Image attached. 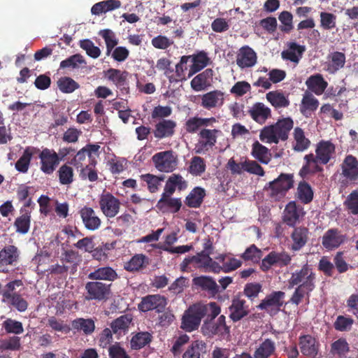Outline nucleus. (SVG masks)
Returning a JSON list of instances; mask_svg holds the SVG:
<instances>
[{
  "label": "nucleus",
  "instance_id": "nucleus-1",
  "mask_svg": "<svg viewBox=\"0 0 358 358\" xmlns=\"http://www.w3.org/2000/svg\"><path fill=\"white\" fill-rule=\"evenodd\" d=\"M336 152V146L330 141L321 140L316 145L315 155L313 153L306 155L303 157L306 163L299 171L302 178L308 174H315L323 171L320 164H328Z\"/></svg>",
  "mask_w": 358,
  "mask_h": 358
},
{
  "label": "nucleus",
  "instance_id": "nucleus-2",
  "mask_svg": "<svg viewBox=\"0 0 358 358\" xmlns=\"http://www.w3.org/2000/svg\"><path fill=\"white\" fill-rule=\"evenodd\" d=\"M293 185V174L281 173L276 179L269 182L264 189L269 192L268 195L271 199L278 201L285 196Z\"/></svg>",
  "mask_w": 358,
  "mask_h": 358
},
{
  "label": "nucleus",
  "instance_id": "nucleus-3",
  "mask_svg": "<svg viewBox=\"0 0 358 358\" xmlns=\"http://www.w3.org/2000/svg\"><path fill=\"white\" fill-rule=\"evenodd\" d=\"M315 273L310 265L307 263L303 265L299 270H296L288 280V287L293 288L295 286H301L311 289L315 288Z\"/></svg>",
  "mask_w": 358,
  "mask_h": 358
},
{
  "label": "nucleus",
  "instance_id": "nucleus-4",
  "mask_svg": "<svg viewBox=\"0 0 358 358\" xmlns=\"http://www.w3.org/2000/svg\"><path fill=\"white\" fill-rule=\"evenodd\" d=\"M152 162L159 171L171 173L178 165V156L173 150H165L155 153L152 157Z\"/></svg>",
  "mask_w": 358,
  "mask_h": 358
},
{
  "label": "nucleus",
  "instance_id": "nucleus-5",
  "mask_svg": "<svg viewBox=\"0 0 358 358\" xmlns=\"http://www.w3.org/2000/svg\"><path fill=\"white\" fill-rule=\"evenodd\" d=\"M201 331L204 336L208 337L217 336L224 338L229 335L230 327L227 325L226 317L222 315L215 322L204 321L201 327Z\"/></svg>",
  "mask_w": 358,
  "mask_h": 358
},
{
  "label": "nucleus",
  "instance_id": "nucleus-6",
  "mask_svg": "<svg viewBox=\"0 0 358 358\" xmlns=\"http://www.w3.org/2000/svg\"><path fill=\"white\" fill-rule=\"evenodd\" d=\"M111 284L103 283L100 281L88 282L85 285L87 300L106 301L111 293Z\"/></svg>",
  "mask_w": 358,
  "mask_h": 358
},
{
  "label": "nucleus",
  "instance_id": "nucleus-7",
  "mask_svg": "<svg viewBox=\"0 0 358 358\" xmlns=\"http://www.w3.org/2000/svg\"><path fill=\"white\" fill-rule=\"evenodd\" d=\"M38 157L40 159V169L46 175L52 174L61 161L59 155L53 149L47 148L41 150Z\"/></svg>",
  "mask_w": 358,
  "mask_h": 358
},
{
  "label": "nucleus",
  "instance_id": "nucleus-8",
  "mask_svg": "<svg viewBox=\"0 0 358 358\" xmlns=\"http://www.w3.org/2000/svg\"><path fill=\"white\" fill-rule=\"evenodd\" d=\"M99 205L101 211L107 218L115 217L120 212V201L110 192L100 195Z\"/></svg>",
  "mask_w": 358,
  "mask_h": 358
},
{
  "label": "nucleus",
  "instance_id": "nucleus-9",
  "mask_svg": "<svg viewBox=\"0 0 358 358\" xmlns=\"http://www.w3.org/2000/svg\"><path fill=\"white\" fill-rule=\"evenodd\" d=\"M220 133L221 131L216 129H202L199 133V140L195 145V152L201 154L215 146L217 143V135Z\"/></svg>",
  "mask_w": 358,
  "mask_h": 358
},
{
  "label": "nucleus",
  "instance_id": "nucleus-10",
  "mask_svg": "<svg viewBox=\"0 0 358 358\" xmlns=\"http://www.w3.org/2000/svg\"><path fill=\"white\" fill-rule=\"evenodd\" d=\"M291 260L292 257L287 252L272 251L262 259L260 268L263 271H268L274 265L286 266L290 264Z\"/></svg>",
  "mask_w": 358,
  "mask_h": 358
},
{
  "label": "nucleus",
  "instance_id": "nucleus-11",
  "mask_svg": "<svg viewBox=\"0 0 358 358\" xmlns=\"http://www.w3.org/2000/svg\"><path fill=\"white\" fill-rule=\"evenodd\" d=\"M167 305V299L160 294H149L142 298L138 308L142 312L155 310L162 313Z\"/></svg>",
  "mask_w": 358,
  "mask_h": 358
},
{
  "label": "nucleus",
  "instance_id": "nucleus-12",
  "mask_svg": "<svg viewBox=\"0 0 358 358\" xmlns=\"http://www.w3.org/2000/svg\"><path fill=\"white\" fill-rule=\"evenodd\" d=\"M201 320L195 304H193L185 311L181 319L180 328L185 331L192 332L199 328Z\"/></svg>",
  "mask_w": 358,
  "mask_h": 358
},
{
  "label": "nucleus",
  "instance_id": "nucleus-13",
  "mask_svg": "<svg viewBox=\"0 0 358 358\" xmlns=\"http://www.w3.org/2000/svg\"><path fill=\"white\" fill-rule=\"evenodd\" d=\"M303 208L297 205L296 201H289L282 213V221L289 227H294L299 222L300 218L303 216Z\"/></svg>",
  "mask_w": 358,
  "mask_h": 358
},
{
  "label": "nucleus",
  "instance_id": "nucleus-14",
  "mask_svg": "<svg viewBox=\"0 0 358 358\" xmlns=\"http://www.w3.org/2000/svg\"><path fill=\"white\" fill-rule=\"evenodd\" d=\"M299 345L301 352L310 358L317 357L320 350V342L310 334L302 335L299 338Z\"/></svg>",
  "mask_w": 358,
  "mask_h": 358
},
{
  "label": "nucleus",
  "instance_id": "nucleus-15",
  "mask_svg": "<svg viewBox=\"0 0 358 358\" xmlns=\"http://www.w3.org/2000/svg\"><path fill=\"white\" fill-rule=\"evenodd\" d=\"M345 235L337 228L329 229L322 238V245L327 250H333L340 247L345 241Z\"/></svg>",
  "mask_w": 358,
  "mask_h": 358
},
{
  "label": "nucleus",
  "instance_id": "nucleus-16",
  "mask_svg": "<svg viewBox=\"0 0 358 358\" xmlns=\"http://www.w3.org/2000/svg\"><path fill=\"white\" fill-rule=\"evenodd\" d=\"M79 214L86 229L93 231L100 228L101 220L92 208L85 206L80 209Z\"/></svg>",
  "mask_w": 358,
  "mask_h": 358
},
{
  "label": "nucleus",
  "instance_id": "nucleus-17",
  "mask_svg": "<svg viewBox=\"0 0 358 358\" xmlns=\"http://www.w3.org/2000/svg\"><path fill=\"white\" fill-rule=\"evenodd\" d=\"M236 62L241 69L251 68L257 64V53L250 46L244 45L238 50Z\"/></svg>",
  "mask_w": 358,
  "mask_h": 358
},
{
  "label": "nucleus",
  "instance_id": "nucleus-18",
  "mask_svg": "<svg viewBox=\"0 0 358 358\" xmlns=\"http://www.w3.org/2000/svg\"><path fill=\"white\" fill-rule=\"evenodd\" d=\"M309 229L303 226L294 227L290 234L292 245L290 249L296 252L301 250L308 242Z\"/></svg>",
  "mask_w": 358,
  "mask_h": 358
},
{
  "label": "nucleus",
  "instance_id": "nucleus-19",
  "mask_svg": "<svg viewBox=\"0 0 358 358\" xmlns=\"http://www.w3.org/2000/svg\"><path fill=\"white\" fill-rule=\"evenodd\" d=\"M229 310L230 312L229 317L234 322L240 321L250 313L249 306L246 304V301L241 299L239 296L232 299Z\"/></svg>",
  "mask_w": 358,
  "mask_h": 358
},
{
  "label": "nucleus",
  "instance_id": "nucleus-20",
  "mask_svg": "<svg viewBox=\"0 0 358 358\" xmlns=\"http://www.w3.org/2000/svg\"><path fill=\"white\" fill-rule=\"evenodd\" d=\"M285 293L282 291H274L268 294L261 303L257 306V308L262 310H280L283 305V299Z\"/></svg>",
  "mask_w": 358,
  "mask_h": 358
},
{
  "label": "nucleus",
  "instance_id": "nucleus-21",
  "mask_svg": "<svg viewBox=\"0 0 358 358\" xmlns=\"http://www.w3.org/2000/svg\"><path fill=\"white\" fill-rule=\"evenodd\" d=\"M201 99V106L205 109L220 108L224 102V93L221 90H215L203 94Z\"/></svg>",
  "mask_w": 358,
  "mask_h": 358
},
{
  "label": "nucleus",
  "instance_id": "nucleus-22",
  "mask_svg": "<svg viewBox=\"0 0 358 358\" xmlns=\"http://www.w3.org/2000/svg\"><path fill=\"white\" fill-rule=\"evenodd\" d=\"M286 46L287 49L281 52L282 59L298 64L306 51V47L294 41L287 42Z\"/></svg>",
  "mask_w": 358,
  "mask_h": 358
},
{
  "label": "nucleus",
  "instance_id": "nucleus-23",
  "mask_svg": "<svg viewBox=\"0 0 358 358\" xmlns=\"http://www.w3.org/2000/svg\"><path fill=\"white\" fill-rule=\"evenodd\" d=\"M20 252L17 247L8 245L0 250V267L15 266L20 259Z\"/></svg>",
  "mask_w": 358,
  "mask_h": 358
},
{
  "label": "nucleus",
  "instance_id": "nucleus-24",
  "mask_svg": "<svg viewBox=\"0 0 358 358\" xmlns=\"http://www.w3.org/2000/svg\"><path fill=\"white\" fill-rule=\"evenodd\" d=\"M176 123L172 120H160L152 131L154 136L157 139H163L172 136L175 132Z\"/></svg>",
  "mask_w": 358,
  "mask_h": 358
},
{
  "label": "nucleus",
  "instance_id": "nucleus-25",
  "mask_svg": "<svg viewBox=\"0 0 358 358\" xmlns=\"http://www.w3.org/2000/svg\"><path fill=\"white\" fill-rule=\"evenodd\" d=\"M193 283L211 296H215L220 292L219 286L210 276L201 275L195 277L193 278Z\"/></svg>",
  "mask_w": 358,
  "mask_h": 358
},
{
  "label": "nucleus",
  "instance_id": "nucleus-26",
  "mask_svg": "<svg viewBox=\"0 0 358 358\" xmlns=\"http://www.w3.org/2000/svg\"><path fill=\"white\" fill-rule=\"evenodd\" d=\"M342 175L350 181L358 178V160L352 155H347L341 165Z\"/></svg>",
  "mask_w": 358,
  "mask_h": 358
},
{
  "label": "nucleus",
  "instance_id": "nucleus-27",
  "mask_svg": "<svg viewBox=\"0 0 358 358\" xmlns=\"http://www.w3.org/2000/svg\"><path fill=\"white\" fill-rule=\"evenodd\" d=\"M213 76V71L211 69H206L191 80V87L196 92L205 90L210 86Z\"/></svg>",
  "mask_w": 358,
  "mask_h": 358
},
{
  "label": "nucleus",
  "instance_id": "nucleus-28",
  "mask_svg": "<svg viewBox=\"0 0 358 358\" xmlns=\"http://www.w3.org/2000/svg\"><path fill=\"white\" fill-rule=\"evenodd\" d=\"M248 113L254 121L260 124H264L271 116V109L261 102L254 103Z\"/></svg>",
  "mask_w": 358,
  "mask_h": 358
},
{
  "label": "nucleus",
  "instance_id": "nucleus-29",
  "mask_svg": "<svg viewBox=\"0 0 358 358\" xmlns=\"http://www.w3.org/2000/svg\"><path fill=\"white\" fill-rule=\"evenodd\" d=\"M200 317L203 319L206 317L204 321H213L221 311L220 306L216 302H210L208 303H194Z\"/></svg>",
  "mask_w": 358,
  "mask_h": 358
},
{
  "label": "nucleus",
  "instance_id": "nucleus-30",
  "mask_svg": "<svg viewBox=\"0 0 358 358\" xmlns=\"http://www.w3.org/2000/svg\"><path fill=\"white\" fill-rule=\"evenodd\" d=\"M305 83L309 91L318 96L322 94L328 86V83L320 73L310 76Z\"/></svg>",
  "mask_w": 358,
  "mask_h": 358
},
{
  "label": "nucleus",
  "instance_id": "nucleus-31",
  "mask_svg": "<svg viewBox=\"0 0 358 358\" xmlns=\"http://www.w3.org/2000/svg\"><path fill=\"white\" fill-rule=\"evenodd\" d=\"M187 187V182L180 175L173 174L166 180L164 192L162 195L171 196L175 192L176 187L179 190H182L186 189Z\"/></svg>",
  "mask_w": 358,
  "mask_h": 358
},
{
  "label": "nucleus",
  "instance_id": "nucleus-32",
  "mask_svg": "<svg viewBox=\"0 0 358 358\" xmlns=\"http://www.w3.org/2000/svg\"><path fill=\"white\" fill-rule=\"evenodd\" d=\"M189 56L191 57L192 64L189 66L187 78H191L208 65L209 58L204 51Z\"/></svg>",
  "mask_w": 358,
  "mask_h": 358
},
{
  "label": "nucleus",
  "instance_id": "nucleus-33",
  "mask_svg": "<svg viewBox=\"0 0 358 358\" xmlns=\"http://www.w3.org/2000/svg\"><path fill=\"white\" fill-rule=\"evenodd\" d=\"M327 71L330 73H335L343 69L346 62L345 55L342 52L335 51L327 57Z\"/></svg>",
  "mask_w": 358,
  "mask_h": 358
},
{
  "label": "nucleus",
  "instance_id": "nucleus-34",
  "mask_svg": "<svg viewBox=\"0 0 358 358\" xmlns=\"http://www.w3.org/2000/svg\"><path fill=\"white\" fill-rule=\"evenodd\" d=\"M207 345L201 340L194 341L182 354V358H203L206 353Z\"/></svg>",
  "mask_w": 358,
  "mask_h": 358
},
{
  "label": "nucleus",
  "instance_id": "nucleus-35",
  "mask_svg": "<svg viewBox=\"0 0 358 358\" xmlns=\"http://www.w3.org/2000/svg\"><path fill=\"white\" fill-rule=\"evenodd\" d=\"M149 258L143 254L134 255L129 261L124 264V268L129 272L139 271L149 265Z\"/></svg>",
  "mask_w": 358,
  "mask_h": 358
},
{
  "label": "nucleus",
  "instance_id": "nucleus-36",
  "mask_svg": "<svg viewBox=\"0 0 358 358\" xmlns=\"http://www.w3.org/2000/svg\"><path fill=\"white\" fill-rule=\"evenodd\" d=\"M274 127L279 141H285L287 140L289 131L294 127V121L289 117H283L282 119H279L278 122L274 124Z\"/></svg>",
  "mask_w": 358,
  "mask_h": 358
},
{
  "label": "nucleus",
  "instance_id": "nucleus-37",
  "mask_svg": "<svg viewBox=\"0 0 358 358\" xmlns=\"http://www.w3.org/2000/svg\"><path fill=\"white\" fill-rule=\"evenodd\" d=\"M182 206L180 198H172L171 196L162 195L157 203V207L161 210H169L172 213H177Z\"/></svg>",
  "mask_w": 358,
  "mask_h": 358
},
{
  "label": "nucleus",
  "instance_id": "nucleus-38",
  "mask_svg": "<svg viewBox=\"0 0 358 358\" xmlns=\"http://www.w3.org/2000/svg\"><path fill=\"white\" fill-rule=\"evenodd\" d=\"M117 278V272L110 266L99 268L88 275V278L93 280L114 281Z\"/></svg>",
  "mask_w": 358,
  "mask_h": 358
},
{
  "label": "nucleus",
  "instance_id": "nucleus-39",
  "mask_svg": "<svg viewBox=\"0 0 358 358\" xmlns=\"http://www.w3.org/2000/svg\"><path fill=\"white\" fill-rule=\"evenodd\" d=\"M276 350L273 341L269 338L262 342L254 352V358H269L275 354Z\"/></svg>",
  "mask_w": 358,
  "mask_h": 358
},
{
  "label": "nucleus",
  "instance_id": "nucleus-40",
  "mask_svg": "<svg viewBox=\"0 0 358 358\" xmlns=\"http://www.w3.org/2000/svg\"><path fill=\"white\" fill-rule=\"evenodd\" d=\"M319 106V101L310 92L306 91L303 95L300 106L301 113L308 117L309 112L315 111Z\"/></svg>",
  "mask_w": 358,
  "mask_h": 358
},
{
  "label": "nucleus",
  "instance_id": "nucleus-41",
  "mask_svg": "<svg viewBox=\"0 0 358 358\" xmlns=\"http://www.w3.org/2000/svg\"><path fill=\"white\" fill-rule=\"evenodd\" d=\"M205 196V189L201 187H196L186 196L185 203L189 208H199Z\"/></svg>",
  "mask_w": 358,
  "mask_h": 358
},
{
  "label": "nucleus",
  "instance_id": "nucleus-42",
  "mask_svg": "<svg viewBox=\"0 0 358 358\" xmlns=\"http://www.w3.org/2000/svg\"><path fill=\"white\" fill-rule=\"evenodd\" d=\"M72 329L85 335H91L95 329V323L92 318H76L71 322Z\"/></svg>",
  "mask_w": 358,
  "mask_h": 358
},
{
  "label": "nucleus",
  "instance_id": "nucleus-43",
  "mask_svg": "<svg viewBox=\"0 0 358 358\" xmlns=\"http://www.w3.org/2000/svg\"><path fill=\"white\" fill-rule=\"evenodd\" d=\"M252 156L261 162L267 164L271 161V153L269 150L264 145H262L258 141L253 143L251 150Z\"/></svg>",
  "mask_w": 358,
  "mask_h": 358
},
{
  "label": "nucleus",
  "instance_id": "nucleus-44",
  "mask_svg": "<svg viewBox=\"0 0 358 358\" xmlns=\"http://www.w3.org/2000/svg\"><path fill=\"white\" fill-rule=\"evenodd\" d=\"M266 98L268 101L275 108H287L289 106L290 101L287 96H285L279 90L271 91L266 94Z\"/></svg>",
  "mask_w": 358,
  "mask_h": 358
},
{
  "label": "nucleus",
  "instance_id": "nucleus-45",
  "mask_svg": "<svg viewBox=\"0 0 358 358\" xmlns=\"http://www.w3.org/2000/svg\"><path fill=\"white\" fill-rule=\"evenodd\" d=\"M120 6L121 2L119 0H106L95 3L92 7L91 12L93 15H99L119 8Z\"/></svg>",
  "mask_w": 358,
  "mask_h": 358
},
{
  "label": "nucleus",
  "instance_id": "nucleus-46",
  "mask_svg": "<svg viewBox=\"0 0 358 358\" xmlns=\"http://www.w3.org/2000/svg\"><path fill=\"white\" fill-rule=\"evenodd\" d=\"M34 148L27 147L22 156L15 163V169L17 171L25 173L28 171L30 163L32 159V156L34 153Z\"/></svg>",
  "mask_w": 358,
  "mask_h": 358
},
{
  "label": "nucleus",
  "instance_id": "nucleus-47",
  "mask_svg": "<svg viewBox=\"0 0 358 358\" xmlns=\"http://www.w3.org/2000/svg\"><path fill=\"white\" fill-rule=\"evenodd\" d=\"M21 215L17 217L14 222V227L16 232L25 234L30 228L31 215L29 212H26L24 208L20 210Z\"/></svg>",
  "mask_w": 358,
  "mask_h": 358
},
{
  "label": "nucleus",
  "instance_id": "nucleus-48",
  "mask_svg": "<svg viewBox=\"0 0 358 358\" xmlns=\"http://www.w3.org/2000/svg\"><path fill=\"white\" fill-rule=\"evenodd\" d=\"M297 198L303 204L310 203L313 199V190L311 186L306 181L299 183L297 187Z\"/></svg>",
  "mask_w": 358,
  "mask_h": 358
},
{
  "label": "nucleus",
  "instance_id": "nucleus-49",
  "mask_svg": "<svg viewBox=\"0 0 358 358\" xmlns=\"http://www.w3.org/2000/svg\"><path fill=\"white\" fill-rule=\"evenodd\" d=\"M132 318L129 315H123L110 323V328L115 334L125 333L131 322Z\"/></svg>",
  "mask_w": 358,
  "mask_h": 358
},
{
  "label": "nucleus",
  "instance_id": "nucleus-50",
  "mask_svg": "<svg viewBox=\"0 0 358 358\" xmlns=\"http://www.w3.org/2000/svg\"><path fill=\"white\" fill-rule=\"evenodd\" d=\"M293 135L296 142L293 147L295 151L303 152L309 148L310 141L306 137L305 133L301 128L298 127L294 128Z\"/></svg>",
  "mask_w": 358,
  "mask_h": 358
},
{
  "label": "nucleus",
  "instance_id": "nucleus-51",
  "mask_svg": "<svg viewBox=\"0 0 358 358\" xmlns=\"http://www.w3.org/2000/svg\"><path fill=\"white\" fill-rule=\"evenodd\" d=\"M152 339V336L148 331H141L134 335L131 340V348L133 350H140L148 345Z\"/></svg>",
  "mask_w": 358,
  "mask_h": 358
},
{
  "label": "nucleus",
  "instance_id": "nucleus-52",
  "mask_svg": "<svg viewBox=\"0 0 358 358\" xmlns=\"http://www.w3.org/2000/svg\"><path fill=\"white\" fill-rule=\"evenodd\" d=\"M128 74V72L126 71H121L119 69L111 68L106 71V76L108 80L112 81L117 87H120L126 84Z\"/></svg>",
  "mask_w": 358,
  "mask_h": 358
},
{
  "label": "nucleus",
  "instance_id": "nucleus-53",
  "mask_svg": "<svg viewBox=\"0 0 358 358\" xmlns=\"http://www.w3.org/2000/svg\"><path fill=\"white\" fill-rule=\"evenodd\" d=\"M140 177L142 180L147 183L148 189L150 193L157 192L159 189L161 182L165 179L164 176H157L150 173L143 174Z\"/></svg>",
  "mask_w": 358,
  "mask_h": 358
},
{
  "label": "nucleus",
  "instance_id": "nucleus-54",
  "mask_svg": "<svg viewBox=\"0 0 358 358\" xmlns=\"http://www.w3.org/2000/svg\"><path fill=\"white\" fill-rule=\"evenodd\" d=\"M20 312H24L27 309L28 303L21 294L15 292L14 294L5 296V301Z\"/></svg>",
  "mask_w": 358,
  "mask_h": 358
},
{
  "label": "nucleus",
  "instance_id": "nucleus-55",
  "mask_svg": "<svg viewBox=\"0 0 358 358\" xmlns=\"http://www.w3.org/2000/svg\"><path fill=\"white\" fill-rule=\"evenodd\" d=\"M314 289L296 286L289 300V303L296 306L299 305L306 296L309 299L310 293Z\"/></svg>",
  "mask_w": 358,
  "mask_h": 358
},
{
  "label": "nucleus",
  "instance_id": "nucleus-56",
  "mask_svg": "<svg viewBox=\"0 0 358 358\" xmlns=\"http://www.w3.org/2000/svg\"><path fill=\"white\" fill-rule=\"evenodd\" d=\"M57 175L62 185H70L73 182V169L67 164H63L59 167Z\"/></svg>",
  "mask_w": 358,
  "mask_h": 358
},
{
  "label": "nucleus",
  "instance_id": "nucleus-57",
  "mask_svg": "<svg viewBox=\"0 0 358 358\" xmlns=\"http://www.w3.org/2000/svg\"><path fill=\"white\" fill-rule=\"evenodd\" d=\"M57 87L64 93H72L78 89L80 85L70 77H62L57 81Z\"/></svg>",
  "mask_w": 358,
  "mask_h": 358
},
{
  "label": "nucleus",
  "instance_id": "nucleus-58",
  "mask_svg": "<svg viewBox=\"0 0 358 358\" xmlns=\"http://www.w3.org/2000/svg\"><path fill=\"white\" fill-rule=\"evenodd\" d=\"M259 139L268 143H278L279 139L274 124L264 127L260 131Z\"/></svg>",
  "mask_w": 358,
  "mask_h": 358
},
{
  "label": "nucleus",
  "instance_id": "nucleus-59",
  "mask_svg": "<svg viewBox=\"0 0 358 358\" xmlns=\"http://www.w3.org/2000/svg\"><path fill=\"white\" fill-rule=\"evenodd\" d=\"M349 345L345 338H341L331 345V353L338 357H343L349 352Z\"/></svg>",
  "mask_w": 358,
  "mask_h": 358
},
{
  "label": "nucleus",
  "instance_id": "nucleus-60",
  "mask_svg": "<svg viewBox=\"0 0 358 358\" xmlns=\"http://www.w3.org/2000/svg\"><path fill=\"white\" fill-rule=\"evenodd\" d=\"M206 167L204 159L201 157L196 156L192 158L188 171L192 175L198 176L205 172Z\"/></svg>",
  "mask_w": 358,
  "mask_h": 358
},
{
  "label": "nucleus",
  "instance_id": "nucleus-61",
  "mask_svg": "<svg viewBox=\"0 0 358 358\" xmlns=\"http://www.w3.org/2000/svg\"><path fill=\"white\" fill-rule=\"evenodd\" d=\"M278 19L282 24L279 27L282 32L288 34L293 29V15L290 12L287 10L281 12Z\"/></svg>",
  "mask_w": 358,
  "mask_h": 358
},
{
  "label": "nucleus",
  "instance_id": "nucleus-62",
  "mask_svg": "<svg viewBox=\"0 0 358 358\" xmlns=\"http://www.w3.org/2000/svg\"><path fill=\"white\" fill-rule=\"evenodd\" d=\"M262 251L259 249L255 244L251 245L246 248L245 252L241 255V258L245 261H251L257 263L262 259Z\"/></svg>",
  "mask_w": 358,
  "mask_h": 358
},
{
  "label": "nucleus",
  "instance_id": "nucleus-63",
  "mask_svg": "<svg viewBox=\"0 0 358 358\" xmlns=\"http://www.w3.org/2000/svg\"><path fill=\"white\" fill-rule=\"evenodd\" d=\"M348 212L352 215H358V190H353L343 203Z\"/></svg>",
  "mask_w": 358,
  "mask_h": 358
},
{
  "label": "nucleus",
  "instance_id": "nucleus-64",
  "mask_svg": "<svg viewBox=\"0 0 358 358\" xmlns=\"http://www.w3.org/2000/svg\"><path fill=\"white\" fill-rule=\"evenodd\" d=\"M262 292V285L259 282H249L245 284L243 294L250 301H254Z\"/></svg>",
  "mask_w": 358,
  "mask_h": 358
}]
</instances>
